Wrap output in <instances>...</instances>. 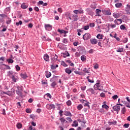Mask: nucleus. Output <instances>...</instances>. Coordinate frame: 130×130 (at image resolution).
Returning a JSON list of instances; mask_svg holds the SVG:
<instances>
[{
	"label": "nucleus",
	"instance_id": "nucleus-1",
	"mask_svg": "<svg viewBox=\"0 0 130 130\" xmlns=\"http://www.w3.org/2000/svg\"><path fill=\"white\" fill-rule=\"evenodd\" d=\"M83 38L84 40H88V39L91 38V35L89 33L85 34L83 35Z\"/></svg>",
	"mask_w": 130,
	"mask_h": 130
},
{
	"label": "nucleus",
	"instance_id": "nucleus-2",
	"mask_svg": "<svg viewBox=\"0 0 130 130\" xmlns=\"http://www.w3.org/2000/svg\"><path fill=\"white\" fill-rule=\"evenodd\" d=\"M55 108V105L53 104L49 105L47 104L46 105V109H48L49 110H50L51 109H54Z\"/></svg>",
	"mask_w": 130,
	"mask_h": 130
},
{
	"label": "nucleus",
	"instance_id": "nucleus-3",
	"mask_svg": "<svg viewBox=\"0 0 130 130\" xmlns=\"http://www.w3.org/2000/svg\"><path fill=\"white\" fill-rule=\"evenodd\" d=\"M113 109H114V111H116V112L118 113V112H119V110H120V106L117 105V104L116 106H114L113 107Z\"/></svg>",
	"mask_w": 130,
	"mask_h": 130
},
{
	"label": "nucleus",
	"instance_id": "nucleus-4",
	"mask_svg": "<svg viewBox=\"0 0 130 130\" xmlns=\"http://www.w3.org/2000/svg\"><path fill=\"white\" fill-rule=\"evenodd\" d=\"M73 13L76 14V15H78V14H84V10L82 9L76 10L73 11Z\"/></svg>",
	"mask_w": 130,
	"mask_h": 130
},
{
	"label": "nucleus",
	"instance_id": "nucleus-5",
	"mask_svg": "<svg viewBox=\"0 0 130 130\" xmlns=\"http://www.w3.org/2000/svg\"><path fill=\"white\" fill-rule=\"evenodd\" d=\"M87 93L90 95H93V94H95V90L93 88H89L86 90Z\"/></svg>",
	"mask_w": 130,
	"mask_h": 130
},
{
	"label": "nucleus",
	"instance_id": "nucleus-6",
	"mask_svg": "<svg viewBox=\"0 0 130 130\" xmlns=\"http://www.w3.org/2000/svg\"><path fill=\"white\" fill-rule=\"evenodd\" d=\"M58 56L56 54H52L51 56V60L52 61H56L57 60Z\"/></svg>",
	"mask_w": 130,
	"mask_h": 130
},
{
	"label": "nucleus",
	"instance_id": "nucleus-7",
	"mask_svg": "<svg viewBox=\"0 0 130 130\" xmlns=\"http://www.w3.org/2000/svg\"><path fill=\"white\" fill-rule=\"evenodd\" d=\"M45 28L46 30H47L48 31H50L51 30H52V26L50 24H46L45 25Z\"/></svg>",
	"mask_w": 130,
	"mask_h": 130
},
{
	"label": "nucleus",
	"instance_id": "nucleus-8",
	"mask_svg": "<svg viewBox=\"0 0 130 130\" xmlns=\"http://www.w3.org/2000/svg\"><path fill=\"white\" fill-rule=\"evenodd\" d=\"M18 90H16V94L19 96H22V92L21 91V87L20 86L17 87Z\"/></svg>",
	"mask_w": 130,
	"mask_h": 130
},
{
	"label": "nucleus",
	"instance_id": "nucleus-9",
	"mask_svg": "<svg viewBox=\"0 0 130 130\" xmlns=\"http://www.w3.org/2000/svg\"><path fill=\"white\" fill-rule=\"evenodd\" d=\"M71 16L72 17V20H73V21H76L78 20L79 16L77 14H72Z\"/></svg>",
	"mask_w": 130,
	"mask_h": 130
},
{
	"label": "nucleus",
	"instance_id": "nucleus-10",
	"mask_svg": "<svg viewBox=\"0 0 130 130\" xmlns=\"http://www.w3.org/2000/svg\"><path fill=\"white\" fill-rule=\"evenodd\" d=\"M90 43H91V44H97V43H98V41H97V40L96 39H91L90 40Z\"/></svg>",
	"mask_w": 130,
	"mask_h": 130
},
{
	"label": "nucleus",
	"instance_id": "nucleus-11",
	"mask_svg": "<svg viewBox=\"0 0 130 130\" xmlns=\"http://www.w3.org/2000/svg\"><path fill=\"white\" fill-rule=\"evenodd\" d=\"M64 114L66 115V116H69V117H72V113H71V112L69 111H65L64 112Z\"/></svg>",
	"mask_w": 130,
	"mask_h": 130
},
{
	"label": "nucleus",
	"instance_id": "nucleus-12",
	"mask_svg": "<svg viewBox=\"0 0 130 130\" xmlns=\"http://www.w3.org/2000/svg\"><path fill=\"white\" fill-rule=\"evenodd\" d=\"M44 59L46 61H49V56L47 54H45L44 55Z\"/></svg>",
	"mask_w": 130,
	"mask_h": 130
},
{
	"label": "nucleus",
	"instance_id": "nucleus-13",
	"mask_svg": "<svg viewBox=\"0 0 130 130\" xmlns=\"http://www.w3.org/2000/svg\"><path fill=\"white\" fill-rule=\"evenodd\" d=\"M103 13L104 15H111V12H110V10H104Z\"/></svg>",
	"mask_w": 130,
	"mask_h": 130
},
{
	"label": "nucleus",
	"instance_id": "nucleus-14",
	"mask_svg": "<svg viewBox=\"0 0 130 130\" xmlns=\"http://www.w3.org/2000/svg\"><path fill=\"white\" fill-rule=\"evenodd\" d=\"M100 86H101L100 84H95L94 86L95 90H99V91H101L102 89L99 88Z\"/></svg>",
	"mask_w": 130,
	"mask_h": 130
},
{
	"label": "nucleus",
	"instance_id": "nucleus-15",
	"mask_svg": "<svg viewBox=\"0 0 130 130\" xmlns=\"http://www.w3.org/2000/svg\"><path fill=\"white\" fill-rule=\"evenodd\" d=\"M100 86H101L100 84H95L94 86L95 90H99V91H101L102 89L99 88Z\"/></svg>",
	"mask_w": 130,
	"mask_h": 130
},
{
	"label": "nucleus",
	"instance_id": "nucleus-16",
	"mask_svg": "<svg viewBox=\"0 0 130 130\" xmlns=\"http://www.w3.org/2000/svg\"><path fill=\"white\" fill-rule=\"evenodd\" d=\"M45 75L46 78H50L51 77V73L48 72V71H46L45 72Z\"/></svg>",
	"mask_w": 130,
	"mask_h": 130
},
{
	"label": "nucleus",
	"instance_id": "nucleus-17",
	"mask_svg": "<svg viewBox=\"0 0 130 130\" xmlns=\"http://www.w3.org/2000/svg\"><path fill=\"white\" fill-rule=\"evenodd\" d=\"M58 32H59V33H60V34H62V33H64V34H67V33H68V31H65L63 29H58L57 30Z\"/></svg>",
	"mask_w": 130,
	"mask_h": 130
},
{
	"label": "nucleus",
	"instance_id": "nucleus-18",
	"mask_svg": "<svg viewBox=\"0 0 130 130\" xmlns=\"http://www.w3.org/2000/svg\"><path fill=\"white\" fill-rule=\"evenodd\" d=\"M21 8L23 9H27L28 8V5H26L25 3H22Z\"/></svg>",
	"mask_w": 130,
	"mask_h": 130
},
{
	"label": "nucleus",
	"instance_id": "nucleus-19",
	"mask_svg": "<svg viewBox=\"0 0 130 130\" xmlns=\"http://www.w3.org/2000/svg\"><path fill=\"white\" fill-rule=\"evenodd\" d=\"M65 16L67 17V18H69L70 20H72V17H71V13L70 12H67L65 13Z\"/></svg>",
	"mask_w": 130,
	"mask_h": 130
},
{
	"label": "nucleus",
	"instance_id": "nucleus-20",
	"mask_svg": "<svg viewBox=\"0 0 130 130\" xmlns=\"http://www.w3.org/2000/svg\"><path fill=\"white\" fill-rule=\"evenodd\" d=\"M20 76H21V78H22L23 79H26V78L28 77V76H27V74L26 73H21L20 74Z\"/></svg>",
	"mask_w": 130,
	"mask_h": 130
},
{
	"label": "nucleus",
	"instance_id": "nucleus-21",
	"mask_svg": "<svg viewBox=\"0 0 130 130\" xmlns=\"http://www.w3.org/2000/svg\"><path fill=\"white\" fill-rule=\"evenodd\" d=\"M62 54L64 58H66L67 56H70V53L68 52H65V53H63Z\"/></svg>",
	"mask_w": 130,
	"mask_h": 130
},
{
	"label": "nucleus",
	"instance_id": "nucleus-22",
	"mask_svg": "<svg viewBox=\"0 0 130 130\" xmlns=\"http://www.w3.org/2000/svg\"><path fill=\"white\" fill-rule=\"evenodd\" d=\"M96 16H98L99 17H100V16H101V15H100V14H101V10H100V9H96Z\"/></svg>",
	"mask_w": 130,
	"mask_h": 130
},
{
	"label": "nucleus",
	"instance_id": "nucleus-23",
	"mask_svg": "<svg viewBox=\"0 0 130 130\" xmlns=\"http://www.w3.org/2000/svg\"><path fill=\"white\" fill-rule=\"evenodd\" d=\"M79 125V124L78 123V121L77 120H75L73 121V123L72 124V126H75V127H77Z\"/></svg>",
	"mask_w": 130,
	"mask_h": 130
},
{
	"label": "nucleus",
	"instance_id": "nucleus-24",
	"mask_svg": "<svg viewBox=\"0 0 130 130\" xmlns=\"http://www.w3.org/2000/svg\"><path fill=\"white\" fill-rule=\"evenodd\" d=\"M104 37V36L103 35H101L100 34H99L96 36V38H98V39H103Z\"/></svg>",
	"mask_w": 130,
	"mask_h": 130
},
{
	"label": "nucleus",
	"instance_id": "nucleus-25",
	"mask_svg": "<svg viewBox=\"0 0 130 130\" xmlns=\"http://www.w3.org/2000/svg\"><path fill=\"white\" fill-rule=\"evenodd\" d=\"M65 72L67 73V74H69V75H70V74H72V70H70L69 68H67Z\"/></svg>",
	"mask_w": 130,
	"mask_h": 130
},
{
	"label": "nucleus",
	"instance_id": "nucleus-26",
	"mask_svg": "<svg viewBox=\"0 0 130 130\" xmlns=\"http://www.w3.org/2000/svg\"><path fill=\"white\" fill-rule=\"evenodd\" d=\"M116 51H117V52H123V48H118Z\"/></svg>",
	"mask_w": 130,
	"mask_h": 130
},
{
	"label": "nucleus",
	"instance_id": "nucleus-27",
	"mask_svg": "<svg viewBox=\"0 0 130 130\" xmlns=\"http://www.w3.org/2000/svg\"><path fill=\"white\" fill-rule=\"evenodd\" d=\"M122 4L119 3H117L115 4V7L116 8H120L121 7H122Z\"/></svg>",
	"mask_w": 130,
	"mask_h": 130
},
{
	"label": "nucleus",
	"instance_id": "nucleus-28",
	"mask_svg": "<svg viewBox=\"0 0 130 130\" xmlns=\"http://www.w3.org/2000/svg\"><path fill=\"white\" fill-rule=\"evenodd\" d=\"M81 59L82 61H85L87 59V58H86V56L85 55L81 56Z\"/></svg>",
	"mask_w": 130,
	"mask_h": 130
},
{
	"label": "nucleus",
	"instance_id": "nucleus-29",
	"mask_svg": "<svg viewBox=\"0 0 130 130\" xmlns=\"http://www.w3.org/2000/svg\"><path fill=\"white\" fill-rule=\"evenodd\" d=\"M86 79H87V80H88V82H89V83H94V80H91V79H90V77L87 76V77H86Z\"/></svg>",
	"mask_w": 130,
	"mask_h": 130
},
{
	"label": "nucleus",
	"instance_id": "nucleus-30",
	"mask_svg": "<svg viewBox=\"0 0 130 130\" xmlns=\"http://www.w3.org/2000/svg\"><path fill=\"white\" fill-rule=\"evenodd\" d=\"M125 11L126 12H128V11H130V5L127 4L126 5V7L125 8Z\"/></svg>",
	"mask_w": 130,
	"mask_h": 130
},
{
	"label": "nucleus",
	"instance_id": "nucleus-31",
	"mask_svg": "<svg viewBox=\"0 0 130 130\" xmlns=\"http://www.w3.org/2000/svg\"><path fill=\"white\" fill-rule=\"evenodd\" d=\"M12 22V19H11V18H8V20L6 21V23L9 25L10 24H11V23Z\"/></svg>",
	"mask_w": 130,
	"mask_h": 130
},
{
	"label": "nucleus",
	"instance_id": "nucleus-32",
	"mask_svg": "<svg viewBox=\"0 0 130 130\" xmlns=\"http://www.w3.org/2000/svg\"><path fill=\"white\" fill-rule=\"evenodd\" d=\"M83 108V105L82 104L79 105L77 106V109L78 110H81Z\"/></svg>",
	"mask_w": 130,
	"mask_h": 130
},
{
	"label": "nucleus",
	"instance_id": "nucleus-33",
	"mask_svg": "<svg viewBox=\"0 0 130 130\" xmlns=\"http://www.w3.org/2000/svg\"><path fill=\"white\" fill-rule=\"evenodd\" d=\"M126 112V109H125V107H124V108H122L121 113L123 114H124V113H125Z\"/></svg>",
	"mask_w": 130,
	"mask_h": 130
},
{
	"label": "nucleus",
	"instance_id": "nucleus-34",
	"mask_svg": "<svg viewBox=\"0 0 130 130\" xmlns=\"http://www.w3.org/2000/svg\"><path fill=\"white\" fill-rule=\"evenodd\" d=\"M117 34H115L114 36V38H115V39H116L117 41H119V40H120V39H119V38L117 37Z\"/></svg>",
	"mask_w": 130,
	"mask_h": 130
},
{
	"label": "nucleus",
	"instance_id": "nucleus-35",
	"mask_svg": "<svg viewBox=\"0 0 130 130\" xmlns=\"http://www.w3.org/2000/svg\"><path fill=\"white\" fill-rule=\"evenodd\" d=\"M60 120L61 122L62 125H63V124H64V121H66V119H64L63 118H60Z\"/></svg>",
	"mask_w": 130,
	"mask_h": 130
},
{
	"label": "nucleus",
	"instance_id": "nucleus-36",
	"mask_svg": "<svg viewBox=\"0 0 130 130\" xmlns=\"http://www.w3.org/2000/svg\"><path fill=\"white\" fill-rule=\"evenodd\" d=\"M51 86L52 87V88H54V87L56 86V82L55 81L53 82L51 84Z\"/></svg>",
	"mask_w": 130,
	"mask_h": 130
},
{
	"label": "nucleus",
	"instance_id": "nucleus-37",
	"mask_svg": "<svg viewBox=\"0 0 130 130\" xmlns=\"http://www.w3.org/2000/svg\"><path fill=\"white\" fill-rule=\"evenodd\" d=\"M17 128H22V124L20 123H18L17 124Z\"/></svg>",
	"mask_w": 130,
	"mask_h": 130
},
{
	"label": "nucleus",
	"instance_id": "nucleus-38",
	"mask_svg": "<svg viewBox=\"0 0 130 130\" xmlns=\"http://www.w3.org/2000/svg\"><path fill=\"white\" fill-rule=\"evenodd\" d=\"M102 108H105V109H108V108H109V107L107 106V105L105 104L102 105Z\"/></svg>",
	"mask_w": 130,
	"mask_h": 130
},
{
	"label": "nucleus",
	"instance_id": "nucleus-39",
	"mask_svg": "<svg viewBox=\"0 0 130 130\" xmlns=\"http://www.w3.org/2000/svg\"><path fill=\"white\" fill-rule=\"evenodd\" d=\"M66 103L68 106H71V105H72V101H71L70 100L67 101Z\"/></svg>",
	"mask_w": 130,
	"mask_h": 130
},
{
	"label": "nucleus",
	"instance_id": "nucleus-40",
	"mask_svg": "<svg viewBox=\"0 0 130 130\" xmlns=\"http://www.w3.org/2000/svg\"><path fill=\"white\" fill-rule=\"evenodd\" d=\"M61 64V66H63V67H64L65 68L67 67H68V64H67L66 63V62H65L64 61H62Z\"/></svg>",
	"mask_w": 130,
	"mask_h": 130
},
{
	"label": "nucleus",
	"instance_id": "nucleus-41",
	"mask_svg": "<svg viewBox=\"0 0 130 130\" xmlns=\"http://www.w3.org/2000/svg\"><path fill=\"white\" fill-rule=\"evenodd\" d=\"M117 98H118V95L116 94L112 96V99H113V100H116Z\"/></svg>",
	"mask_w": 130,
	"mask_h": 130
},
{
	"label": "nucleus",
	"instance_id": "nucleus-42",
	"mask_svg": "<svg viewBox=\"0 0 130 130\" xmlns=\"http://www.w3.org/2000/svg\"><path fill=\"white\" fill-rule=\"evenodd\" d=\"M11 78H12V81H13V82H17V79H16V78H15V76L12 75V76Z\"/></svg>",
	"mask_w": 130,
	"mask_h": 130
},
{
	"label": "nucleus",
	"instance_id": "nucleus-43",
	"mask_svg": "<svg viewBox=\"0 0 130 130\" xmlns=\"http://www.w3.org/2000/svg\"><path fill=\"white\" fill-rule=\"evenodd\" d=\"M7 61H8L9 63H13V62H14V60L11 58L7 59Z\"/></svg>",
	"mask_w": 130,
	"mask_h": 130
},
{
	"label": "nucleus",
	"instance_id": "nucleus-44",
	"mask_svg": "<svg viewBox=\"0 0 130 130\" xmlns=\"http://www.w3.org/2000/svg\"><path fill=\"white\" fill-rule=\"evenodd\" d=\"M26 112L27 113H31V112H32V110H31V109H26Z\"/></svg>",
	"mask_w": 130,
	"mask_h": 130
},
{
	"label": "nucleus",
	"instance_id": "nucleus-45",
	"mask_svg": "<svg viewBox=\"0 0 130 130\" xmlns=\"http://www.w3.org/2000/svg\"><path fill=\"white\" fill-rule=\"evenodd\" d=\"M121 30H125V26L124 25H121L120 27Z\"/></svg>",
	"mask_w": 130,
	"mask_h": 130
},
{
	"label": "nucleus",
	"instance_id": "nucleus-46",
	"mask_svg": "<svg viewBox=\"0 0 130 130\" xmlns=\"http://www.w3.org/2000/svg\"><path fill=\"white\" fill-rule=\"evenodd\" d=\"M22 21H19L18 22H16V26H19V25H22Z\"/></svg>",
	"mask_w": 130,
	"mask_h": 130
},
{
	"label": "nucleus",
	"instance_id": "nucleus-47",
	"mask_svg": "<svg viewBox=\"0 0 130 130\" xmlns=\"http://www.w3.org/2000/svg\"><path fill=\"white\" fill-rule=\"evenodd\" d=\"M3 66H5V69H6V70H11V67H10V66L5 65V64H3Z\"/></svg>",
	"mask_w": 130,
	"mask_h": 130
},
{
	"label": "nucleus",
	"instance_id": "nucleus-48",
	"mask_svg": "<svg viewBox=\"0 0 130 130\" xmlns=\"http://www.w3.org/2000/svg\"><path fill=\"white\" fill-rule=\"evenodd\" d=\"M15 68L16 69V71H20L21 70V68L19 67V65H16Z\"/></svg>",
	"mask_w": 130,
	"mask_h": 130
},
{
	"label": "nucleus",
	"instance_id": "nucleus-49",
	"mask_svg": "<svg viewBox=\"0 0 130 130\" xmlns=\"http://www.w3.org/2000/svg\"><path fill=\"white\" fill-rule=\"evenodd\" d=\"M83 72L84 73H87V74H89V73H90V72L89 71V70L86 68L84 69V70H83Z\"/></svg>",
	"mask_w": 130,
	"mask_h": 130
},
{
	"label": "nucleus",
	"instance_id": "nucleus-50",
	"mask_svg": "<svg viewBox=\"0 0 130 130\" xmlns=\"http://www.w3.org/2000/svg\"><path fill=\"white\" fill-rule=\"evenodd\" d=\"M110 124H114V125H115L116 123H117V122L116 121H114L113 122H109Z\"/></svg>",
	"mask_w": 130,
	"mask_h": 130
},
{
	"label": "nucleus",
	"instance_id": "nucleus-51",
	"mask_svg": "<svg viewBox=\"0 0 130 130\" xmlns=\"http://www.w3.org/2000/svg\"><path fill=\"white\" fill-rule=\"evenodd\" d=\"M62 113H63V111L62 110H60L59 112L60 116H62Z\"/></svg>",
	"mask_w": 130,
	"mask_h": 130
},
{
	"label": "nucleus",
	"instance_id": "nucleus-52",
	"mask_svg": "<svg viewBox=\"0 0 130 130\" xmlns=\"http://www.w3.org/2000/svg\"><path fill=\"white\" fill-rule=\"evenodd\" d=\"M89 25H86L83 27V29L84 30H88V29H89Z\"/></svg>",
	"mask_w": 130,
	"mask_h": 130
},
{
	"label": "nucleus",
	"instance_id": "nucleus-53",
	"mask_svg": "<svg viewBox=\"0 0 130 130\" xmlns=\"http://www.w3.org/2000/svg\"><path fill=\"white\" fill-rule=\"evenodd\" d=\"M77 32H78V36H81V33L80 32H82V30L81 29H77Z\"/></svg>",
	"mask_w": 130,
	"mask_h": 130
},
{
	"label": "nucleus",
	"instance_id": "nucleus-54",
	"mask_svg": "<svg viewBox=\"0 0 130 130\" xmlns=\"http://www.w3.org/2000/svg\"><path fill=\"white\" fill-rule=\"evenodd\" d=\"M123 126L125 128H127V127H128V126H129V124H128V123L125 124H124Z\"/></svg>",
	"mask_w": 130,
	"mask_h": 130
},
{
	"label": "nucleus",
	"instance_id": "nucleus-55",
	"mask_svg": "<svg viewBox=\"0 0 130 130\" xmlns=\"http://www.w3.org/2000/svg\"><path fill=\"white\" fill-rule=\"evenodd\" d=\"M66 119H67V120H69V121L70 122H72V121H73V120L72 119V118H71V117H67V118H66Z\"/></svg>",
	"mask_w": 130,
	"mask_h": 130
},
{
	"label": "nucleus",
	"instance_id": "nucleus-56",
	"mask_svg": "<svg viewBox=\"0 0 130 130\" xmlns=\"http://www.w3.org/2000/svg\"><path fill=\"white\" fill-rule=\"evenodd\" d=\"M128 41V39L127 38H124L123 40V42L124 43H126V42H127Z\"/></svg>",
	"mask_w": 130,
	"mask_h": 130
},
{
	"label": "nucleus",
	"instance_id": "nucleus-57",
	"mask_svg": "<svg viewBox=\"0 0 130 130\" xmlns=\"http://www.w3.org/2000/svg\"><path fill=\"white\" fill-rule=\"evenodd\" d=\"M89 102H87V103H85V105H84V106H87V107H88V108L89 109L90 108V105H89Z\"/></svg>",
	"mask_w": 130,
	"mask_h": 130
},
{
	"label": "nucleus",
	"instance_id": "nucleus-58",
	"mask_svg": "<svg viewBox=\"0 0 130 130\" xmlns=\"http://www.w3.org/2000/svg\"><path fill=\"white\" fill-rule=\"evenodd\" d=\"M1 17L4 18H7L8 16L6 14H1Z\"/></svg>",
	"mask_w": 130,
	"mask_h": 130
},
{
	"label": "nucleus",
	"instance_id": "nucleus-59",
	"mask_svg": "<svg viewBox=\"0 0 130 130\" xmlns=\"http://www.w3.org/2000/svg\"><path fill=\"white\" fill-rule=\"evenodd\" d=\"M105 42L107 43V44H106V46H107V43H108V40L107 39H105L104 40V42H103V43H105Z\"/></svg>",
	"mask_w": 130,
	"mask_h": 130
},
{
	"label": "nucleus",
	"instance_id": "nucleus-60",
	"mask_svg": "<svg viewBox=\"0 0 130 130\" xmlns=\"http://www.w3.org/2000/svg\"><path fill=\"white\" fill-rule=\"evenodd\" d=\"M94 53V50L93 49H90L89 51H88V53L89 54H92Z\"/></svg>",
	"mask_w": 130,
	"mask_h": 130
},
{
	"label": "nucleus",
	"instance_id": "nucleus-61",
	"mask_svg": "<svg viewBox=\"0 0 130 130\" xmlns=\"http://www.w3.org/2000/svg\"><path fill=\"white\" fill-rule=\"evenodd\" d=\"M69 42L67 39H63V43L67 44Z\"/></svg>",
	"mask_w": 130,
	"mask_h": 130
},
{
	"label": "nucleus",
	"instance_id": "nucleus-62",
	"mask_svg": "<svg viewBox=\"0 0 130 130\" xmlns=\"http://www.w3.org/2000/svg\"><path fill=\"white\" fill-rule=\"evenodd\" d=\"M46 96H47V97H48V98H51V94H50V93H47L46 94Z\"/></svg>",
	"mask_w": 130,
	"mask_h": 130
},
{
	"label": "nucleus",
	"instance_id": "nucleus-63",
	"mask_svg": "<svg viewBox=\"0 0 130 130\" xmlns=\"http://www.w3.org/2000/svg\"><path fill=\"white\" fill-rule=\"evenodd\" d=\"M58 12L59 13H61L62 12V9L61 8H59L58 9Z\"/></svg>",
	"mask_w": 130,
	"mask_h": 130
},
{
	"label": "nucleus",
	"instance_id": "nucleus-64",
	"mask_svg": "<svg viewBox=\"0 0 130 130\" xmlns=\"http://www.w3.org/2000/svg\"><path fill=\"white\" fill-rule=\"evenodd\" d=\"M51 70H55V69H56L55 68V66H53V65H51Z\"/></svg>",
	"mask_w": 130,
	"mask_h": 130
}]
</instances>
